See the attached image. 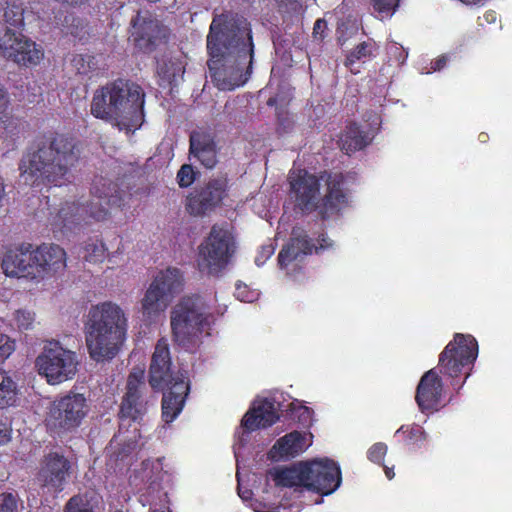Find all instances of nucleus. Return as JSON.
<instances>
[{
    "instance_id": "54",
    "label": "nucleus",
    "mask_w": 512,
    "mask_h": 512,
    "mask_svg": "<svg viewBox=\"0 0 512 512\" xmlns=\"http://www.w3.org/2000/svg\"><path fill=\"white\" fill-rule=\"evenodd\" d=\"M383 469H384V473L388 479L394 478V476H395V467L394 466H392V467L385 466L384 462H383Z\"/></svg>"
},
{
    "instance_id": "20",
    "label": "nucleus",
    "mask_w": 512,
    "mask_h": 512,
    "mask_svg": "<svg viewBox=\"0 0 512 512\" xmlns=\"http://www.w3.org/2000/svg\"><path fill=\"white\" fill-rule=\"evenodd\" d=\"M70 469L71 464L66 457L57 452H51L43 459L39 480L44 487L56 492L62 491Z\"/></svg>"
},
{
    "instance_id": "15",
    "label": "nucleus",
    "mask_w": 512,
    "mask_h": 512,
    "mask_svg": "<svg viewBox=\"0 0 512 512\" xmlns=\"http://www.w3.org/2000/svg\"><path fill=\"white\" fill-rule=\"evenodd\" d=\"M131 26L135 45L144 52H151L169 34L168 28L148 11H139Z\"/></svg>"
},
{
    "instance_id": "5",
    "label": "nucleus",
    "mask_w": 512,
    "mask_h": 512,
    "mask_svg": "<svg viewBox=\"0 0 512 512\" xmlns=\"http://www.w3.org/2000/svg\"><path fill=\"white\" fill-rule=\"evenodd\" d=\"M211 317L201 296L183 297L170 311L173 341L185 350H195L201 343L203 331L210 325Z\"/></svg>"
},
{
    "instance_id": "44",
    "label": "nucleus",
    "mask_w": 512,
    "mask_h": 512,
    "mask_svg": "<svg viewBox=\"0 0 512 512\" xmlns=\"http://www.w3.org/2000/svg\"><path fill=\"white\" fill-rule=\"evenodd\" d=\"M235 295L237 299L242 302L251 303L258 299L259 293L257 291L249 290L246 285H237Z\"/></svg>"
},
{
    "instance_id": "47",
    "label": "nucleus",
    "mask_w": 512,
    "mask_h": 512,
    "mask_svg": "<svg viewBox=\"0 0 512 512\" xmlns=\"http://www.w3.org/2000/svg\"><path fill=\"white\" fill-rule=\"evenodd\" d=\"M276 2L287 12H299L302 9L299 0H276Z\"/></svg>"
},
{
    "instance_id": "23",
    "label": "nucleus",
    "mask_w": 512,
    "mask_h": 512,
    "mask_svg": "<svg viewBox=\"0 0 512 512\" xmlns=\"http://www.w3.org/2000/svg\"><path fill=\"white\" fill-rule=\"evenodd\" d=\"M36 278L61 272L66 267V252L55 244H44L34 249Z\"/></svg>"
},
{
    "instance_id": "21",
    "label": "nucleus",
    "mask_w": 512,
    "mask_h": 512,
    "mask_svg": "<svg viewBox=\"0 0 512 512\" xmlns=\"http://www.w3.org/2000/svg\"><path fill=\"white\" fill-rule=\"evenodd\" d=\"M2 269L9 277L36 278L34 249L30 244L7 251L2 260Z\"/></svg>"
},
{
    "instance_id": "55",
    "label": "nucleus",
    "mask_w": 512,
    "mask_h": 512,
    "mask_svg": "<svg viewBox=\"0 0 512 512\" xmlns=\"http://www.w3.org/2000/svg\"><path fill=\"white\" fill-rule=\"evenodd\" d=\"M484 18L488 22H494L495 19H497V15H496L495 12H487V13L484 14Z\"/></svg>"
},
{
    "instance_id": "35",
    "label": "nucleus",
    "mask_w": 512,
    "mask_h": 512,
    "mask_svg": "<svg viewBox=\"0 0 512 512\" xmlns=\"http://www.w3.org/2000/svg\"><path fill=\"white\" fill-rule=\"evenodd\" d=\"M64 512H95L93 497L88 493L74 495L66 503Z\"/></svg>"
},
{
    "instance_id": "34",
    "label": "nucleus",
    "mask_w": 512,
    "mask_h": 512,
    "mask_svg": "<svg viewBox=\"0 0 512 512\" xmlns=\"http://www.w3.org/2000/svg\"><path fill=\"white\" fill-rule=\"evenodd\" d=\"M338 41L343 45L351 37L349 7L343 3L335 9Z\"/></svg>"
},
{
    "instance_id": "60",
    "label": "nucleus",
    "mask_w": 512,
    "mask_h": 512,
    "mask_svg": "<svg viewBox=\"0 0 512 512\" xmlns=\"http://www.w3.org/2000/svg\"><path fill=\"white\" fill-rule=\"evenodd\" d=\"M281 125H284V129H287V128H289L290 123L289 122H287V123L281 122Z\"/></svg>"
},
{
    "instance_id": "63",
    "label": "nucleus",
    "mask_w": 512,
    "mask_h": 512,
    "mask_svg": "<svg viewBox=\"0 0 512 512\" xmlns=\"http://www.w3.org/2000/svg\"><path fill=\"white\" fill-rule=\"evenodd\" d=\"M77 69H78L79 73H86V70L83 67L82 68L78 67Z\"/></svg>"
},
{
    "instance_id": "24",
    "label": "nucleus",
    "mask_w": 512,
    "mask_h": 512,
    "mask_svg": "<svg viewBox=\"0 0 512 512\" xmlns=\"http://www.w3.org/2000/svg\"><path fill=\"white\" fill-rule=\"evenodd\" d=\"M278 419L279 416L272 401L257 399L244 415L241 424L247 431H255L271 426Z\"/></svg>"
},
{
    "instance_id": "40",
    "label": "nucleus",
    "mask_w": 512,
    "mask_h": 512,
    "mask_svg": "<svg viewBox=\"0 0 512 512\" xmlns=\"http://www.w3.org/2000/svg\"><path fill=\"white\" fill-rule=\"evenodd\" d=\"M14 321L20 330H29L35 321L33 312L26 309H19L15 312Z\"/></svg>"
},
{
    "instance_id": "32",
    "label": "nucleus",
    "mask_w": 512,
    "mask_h": 512,
    "mask_svg": "<svg viewBox=\"0 0 512 512\" xmlns=\"http://www.w3.org/2000/svg\"><path fill=\"white\" fill-rule=\"evenodd\" d=\"M404 444L407 445H420L422 442L426 441L427 434L423 429V426L420 425H402L395 433Z\"/></svg>"
},
{
    "instance_id": "50",
    "label": "nucleus",
    "mask_w": 512,
    "mask_h": 512,
    "mask_svg": "<svg viewBox=\"0 0 512 512\" xmlns=\"http://www.w3.org/2000/svg\"><path fill=\"white\" fill-rule=\"evenodd\" d=\"M447 60V55H439L435 60L432 61L431 68L434 69V71H439V69H442L447 65Z\"/></svg>"
},
{
    "instance_id": "8",
    "label": "nucleus",
    "mask_w": 512,
    "mask_h": 512,
    "mask_svg": "<svg viewBox=\"0 0 512 512\" xmlns=\"http://www.w3.org/2000/svg\"><path fill=\"white\" fill-rule=\"evenodd\" d=\"M76 352L64 348L58 341H49L38 355L35 366L51 385L72 379L78 370Z\"/></svg>"
},
{
    "instance_id": "52",
    "label": "nucleus",
    "mask_w": 512,
    "mask_h": 512,
    "mask_svg": "<svg viewBox=\"0 0 512 512\" xmlns=\"http://www.w3.org/2000/svg\"><path fill=\"white\" fill-rule=\"evenodd\" d=\"M10 439V429L2 424L0 425V443L3 444V443H6L8 442Z\"/></svg>"
},
{
    "instance_id": "26",
    "label": "nucleus",
    "mask_w": 512,
    "mask_h": 512,
    "mask_svg": "<svg viewBox=\"0 0 512 512\" xmlns=\"http://www.w3.org/2000/svg\"><path fill=\"white\" fill-rule=\"evenodd\" d=\"M312 443V435L302 434L293 431L286 434L276 441L269 451V456L273 460L295 457L305 451Z\"/></svg>"
},
{
    "instance_id": "39",
    "label": "nucleus",
    "mask_w": 512,
    "mask_h": 512,
    "mask_svg": "<svg viewBox=\"0 0 512 512\" xmlns=\"http://www.w3.org/2000/svg\"><path fill=\"white\" fill-rule=\"evenodd\" d=\"M115 440H112L110 442L109 449L112 451V457L115 458L116 461L118 460H124L127 456L131 454V452L136 447V441L133 437H128L127 442L122 445V447H119L116 449Z\"/></svg>"
},
{
    "instance_id": "48",
    "label": "nucleus",
    "mask_w": 512,
    "mask_h": 512,
    "mask_svg": "<svg viewBox=\"0 0 512 512\" xmlns=\"http://www.w3.org/2000/svg\"><path fill=\"white\" fill-rule=\"evenodd\" d=\"M327 22L324 19H318L313 27V37L316 40H322L325 37Z\"/></svg>"
},
{
    "instance_id": "9",
    "label": "nucleus",
    "mask_w": 512,
    "mask_h": 512,
    "mask_svg": "<svg viewBox=\"0 0 512 512\" xmlns=\"http://www.w3.org/2000/svg\"><path fill=\"white\" fill-rule=\"evenodd\" d=\"M89 411V399L83 393L69 391L51 403L47 426L57 433L72 432L82 424Z\"/></svg>"
},
{
    "instance_id": "27",
    "label": "nucleus",
    "mask_w": 512,
    "mask_h": 512,
    "mask_svg": "<svg viewBox=\"0 0 512 512\" xmlns=\"http://www.w3.org/2000/svg\"><path fill=\"white\" fill-rule=\"evenodd\" d=\"M313 245L307 239L306 233L300 228H294L292 237L278 255V263L281 268H286L293 261L300 260L303 256L312 253Z\"/></svg>"
},
{
    "instance_id": "33",
    "label": "nucleus",
    "mask_w": 512,
    "mask_h": 512,
    "mask_svg": "<svg viewBox=\"0 0 512 512\" xmlns=\"http://www.w3.org/2000/svg\"><path fill=\"white\" fill-rule=\"evenodd\" d=\"M16 395V383L5 371L0 370V408L13 405Z\"/></svg>"
},
{
    "instance_id": "45",
    "label": "nucleus",
    "mask_w": 512,
    "mask_h": 512,
    "mask_svg": "<svg viewBox=\"0 0 512 512\" xmlns=\"http://www.w3.org/2000/svg\"><path fill=\"white\" fill-rule=\"evenodd\" d=\"M15 349L14 341L9 337L0 334V362L8 358Z\"/></svg>"
},
{
    "instance_id": "19",
    "label": "nucleus",
    "mask_w": 512,
    "mask_h": 512,
    "mask_svg": "<svg viewBox=\"0 0 512 512\" xmlns=\"http://www.w3.org/2000/svg\"><path fill=\"white\" fill-rule=\"evenodd\" d=\"M177 377H186L183 373L173 374L171 357L166 339H160L155 347L149 369V383L155 389L172 385Z\"/></svg>"
},
{
    "instance_id": "58",
    "label": "nucleus",
    "mask_w": 512,
    "mask_h": 512,
    "mask_svg": "<svg viewBox=\"0 0 512 512\" xmlns=\"http://www.w3.org/2000/svg\"><path fill=\"white\" fill-rule=\"evenodd\" d=\"M73 61L76 62V63L82 62L83 61V57L81 55L76 56Z\"/></svg>"
},
{
    "instance_id": "41",
    "label": "nucleus",
    "mask_w": 512,
    "mask_h": 512,
    "mask_svg": "<svg viewBox=\"0 0 512 512\" xmlns=\"http://www.w3.org/2000/svg\"><path fill=\"white\" fill-rule=\"evenodd\" d=\"M195 176L196 172L194 171L192 165L184 164L181 166L177 173V183L182 188L189 187L195 181Z\"/></svg>"
},
{
    "instance_id": "22",
    "label": "nucleus",
    "mask_w": 512,
    "mask_h": 512,
    "mask_svg": "<svg viewBox=\"0 0 512 512\" xmlns=\"http://www.w3.org/2000/svg\"><path fill=\"white\" fill-rule=\"evenodd\" d=\"M218 148L212 132L204 129L193 130L189 137V159L196 160L211 169L218 162Z\"/></svg>"
},
{
    "instance_id": "14",
    "label": "nucleus",
    "mask_w": 512,
    "mask_h": 512,
    "mask_svg": "<svg viewBox=\"0 0 512 512\" xmlns=\"http://www.w3.org/2000/svg\"><path fill=\"white\" fill-rule=\"evenodd\" d=\"M226 196V182L213 179L197 187L186 199L187 212L195 217L208 216L222 203Z\"/></svg>"
},
{
    "instance_id": "6",
    "label": "nucleus",
    "mask_w": 512,
    "mask_h": 512,
    "mask_svg": "<svg viewBox=\"0 0 512 512\" xmlns=\"http://www.w3.org/2000/svg\"><path fill=\"white\" fill-rule=\"evenodd\" d=\"M479 345L474 335L454 334L438 357V370L452 379L451 385L457 389L469 377L470 369L478 357Z\"/></svg>"
},
{
    "instance_id": "10",
    "label": "nucleus",
    "mask_w": 512,
    "mask_h": 512,
    "mask_svg": "<svg viewBox=\"0 0 512 512\" xmlns=\"http://www.w3.org/2000/svg\"><path fill=\"white\" fill-rule=\"evenodd\" d=\"M183 278L176 268L160 271L147 289L142 301V313L148 319L164 312L176 294L180 293Z\"/></svg>"
},
{
    "instance_id": "28",
    "label": "nucleus",
    "mask_w": 512,
    "mask_h": 512,
    "mask_svg": "<svg viewBox=\"0 0 512 512\" xmlns=\"http://www.w3.org/2000/svg\"><path fill=\"white\" fill-rule=\"evenodd\" d=\"M381 126L382 119L377 112H368L365 120L359 124L354 122V151L369 146L378 135Z\"/></svg>"
},
{
    "instance_id": "59",
    "label": "nucleus",
    "mask_w": 512,
    "mask_h": 512,
    "mask_svg": "<svg viewBox=\"0 0 512 512\" xmlns=\"http://www.w3.org/2000/svg\"><path fill=\"white\" fill-rule=\"evenodd\" d=\"M281 125H284V129H287V128H289L290 123L289 122H287V123L281 122Z\"/></svg>"
},
{
    "instance_id": "25",
    "label": "nucleus",
    "mask_w": 512,
    "mask_h": 512,
    "mask_svg": "<svg viewBox=\"0 0 512 512\" xmlns=\"http://www.w3.org/2000/svg\"><path fill=\"white\" fill-rule=\"evenodd\" d=\"M189 392L187 377H177L169 391L164 393L162 399V418L166 423L172 422L181 412Z\"/></svg>"
},
{
    "instance_id": "12",
    "label": "nucleus",
    "mask_w": 512,
    "mask_h": 512,
    "mask_svg": "<svg viewBox=\"0 0 512 512\" xmlns=\"http://www.w3.org/2000/svg\"><path fill=\"white\" fill-rule=\"evenodd\" d=\"M144 371L142 369H134L127 380V391L123 397L119 417V430L121 433L128 432L131 422H137L147 412L148 402L142 397V390L145 384L142 379Z\"/></svg>"
},
{
    "instance_id": "2",
    "label": "nucleus",
    "mask_w": 512,
    "mask_h": 512,
    "mask_svg": "<svg viewBox=\"0 0 512 512\" xmlns=\"http://www.w3.org/2000/svg\"><path fill=\"white\" fill-rule=\"evenodd\" d=\"M126 332L127 318L119 305L107 301L92 306L86 321V345L90 357L97 362L113 359Z\"/></svg>"
},
{
    "instance_id": "16",
    "label": "nucleus",
    "mask_w": 512,
    "mask_h": 512,
    "mask_svg": "<svg viewBox=\"0 0 512 512\" xmlns=\"http://www.w3.org/2000/svg\"><path fill=\"white\" fill-rule=\"evenodd\" d=\"M306 476V489L322 495L333 493L341 483L340 469L329 459L307 461Z\"/></svg>"
},
{
    "instance_id": "43",
    "label": "nucleus",
    "mask_w": 512,
    "mask_h": 512,
    "mask_svg": "<svg viewBox=\"0 0 512 512\" xmlns=\"http://www.w3.org/2000/svg\"><path fill=\"white\" fill-rule=\"evenodd\" d=\"M0 512H18L17 494L12 492L0 494Z\"/></svg>"
},
{
    "instance_id": "61",
    "label": "nucleus",
    "mask_w": 512,
    "mask_h": 512,
    "mask_svg": "<svg viewBox=\"0 0 512 512\" xmlns=\"http://www.w3.org/2000/svg\"><path fill=\"white\" fill-rule=\"evenodd\" d=\"M281 125H284V129H287V128H289L290 123L289 122H287V123L281 122Z\"/></svg>"
},
{
    "instance_id": "38",
    "label": "nucleus",
    "mask_w": 512,
    "mask_h": 512,
    "mask_svg": "<svg viewBox=\"0 0 512 512\" xmlns=\"http://www.w3.org/2000/svg\"><path fill=\"white\" fill-rule=\"evenodd\" d=\"M371 5L380 16H393L396 9L399 8L401 0H369Z\"/></svg>"
},
{
    "instance_id": "37",
    "label": "nucleus",
    "mask_w": 512,
    "mask_h": 512,
    "mask_svg": "<svg viewBox=\"0 0 512 512\" xmlns=\"http://www.w3.org/2000/svg\"><path fill=\"white\" fill-rule=\"evenodd\" d=\"M85 259L90 262H101L105 258L106 247L102 241L95 240L85 246Z\"/></svg>"
},
{
    "instance_id": "1",
    "label": "nucleus",
    "mask_w": 512,
    "mask_h": 512,
    "mask_svg": "<svg viewBox=\"0 0 512 512\" xmlns=\"http://www.w3.org/2000/svg\"><path fill=\"white\" fill-rule=\"evenodd\" d=\"M209 74L220 90H233L245 84L251 73L254 55L252 30L239 15L214 17L207 36Z\"/></svg>"
},
{
    "instance_id": "46",
    "label": "nucleus",
    "mask_w": 512,
    "mask_h": 512,
    "mask_svg": "<svg viewBox=\"0 0 512 512\" xmlns=\"http://www.w3.org/2000/svg\"><path fill=\"white\" fill-rule=\"evenodd\" d=\"M17 128V122L14 119H10L5 116V119L0 121V132L6 134V136L13 135Z\"/></svg>"
},
{
    "instance_id": "17",
    "label": "nucleus",
    "mask_w": 512,
    "mask_h": 512,
    "mask_svg": "<svg viewBox=\"0 0 512 512\" xmlns=\"http://www.w3.org/2000/svg\"><path fill=\"white\" fill-rule=\"evenodd\" d=\"M444 383L437 368H432L422 374L416 387L415 401L422 413H435L444 406Z\"/></svg>"
},
{
    "instance_id": "36",
    "label": "nucleus",
    "mask_w": 512,
    "mask_h": 512,
    "mask_svg": "<svg viewBox=\"0 0 512 512\" xmlns=\"http://www.w3.org/2000/svg\"><path fill=\"white\" fill-rule=\"evenodd\" d=\"M378 51L379 46L377 45V42L374 41V39H365V41L359 42L354 47V60H372V58H375L377 55Z\"/></svg>"
},
{
    "instance_id": "11",
    "label": "nucleus",
    "mask_w": 512,
    "mask_h": 512,
    "mask_svg": "<svg viewBox=\"0 0 512 512\" xmlns=\"http://www.w3.org/2000/svg\"><path fill=\"white\" fill-rule=\"evenodd\" d=\"M234 249V237L228 226L214 225L206 241L199 247V269L209 274L219 273Z\"/></svg>"
},
{
    "instance_id": "4",
    "label": "nucleus",
    "mask_w": 512,
    "mask_h": 512,
    "mask_svg": "<svg viewBox=\"0 0 512 512\" xmlns=\"http://www.w3.org/2000/svg\"><path fill=\"white\" fill-rule=\"evenodd\" d=\"M78 159L79 149L74 140L58 136L49 145L40 147L24 159L20 169L23 175L42 177L55 185H61L68 179Z\"/></svg>"
},
{
    "instance_id": "57",
    "label": "nucleus",
    "mask_w": 512,
    "mask_h": 512,
    "mask_svg": "<svg viewBox=\"0 0 512 512\" xmlns=\"http://www.w3.org/2000/svg\"><path fill=\"white\" fill-rule=\"evenodd\" d=\"M397 50H398V47H397ZM399 52H400L399 60H401L403 63V61H405V59L407 58V54L402 49H399Z\"/></svg>"
},
{
    "instance_id": "51",
    "label": "nucleus",
    "mask_w": 512,
    "mask_h": 512,
    "mask_svg": "<svg viewBox=\"0 0 512 512\" xmlns=\"http://www.w3.org/2000/svg\"><path fill=\"white\" fill-rule=\"evenodd\" d=\"M8 95L0 85V113L4 112L8 106Z\"/></svg>"
},
{
    "instance_id": "13",
    "label": "nucleus",
    "mask_w": 512,
    "mask_h": 512,
    "mask_svg": "<svg viewBox=\"0 0 512 512\" xmlns=\"http://www.w3.org/2000/svg\"><path fill=\"white\" fill-rule=\"evenodd\" d=\"M0 50L6 59L25 67L38 64L44 56L34 41L11 29L0 39Z\"/></svg>"
},
{
    "instance_id": "30",
    "label": "nucleus",
    "mask_w": 512,
    "mask_h": 512,
    "mask_svg": "<svg viewBox=\"0 0 512 512\" xmlns=\"http://www.w3.org/2000/svg\"><path fill=\"white\" fill-rule=\"evenodd\" d=\"M112 91L110 90V84L97 90L93 96L91 103V113L99 119L111 122L116 126V110L114 108V100L111 97Z\"/></svg>"
},
{
    "instance_id": "29",
    "label": "nucleus",
    "mask_w": 512,
    "mask_h": 512,
    "mask_svg": "<svg viewBox=\"0 0 512 512\" xmlns=\"http://www.w3.org/2000/svg\"><path fill=\"white\" fill-rule=\"evenodd\" d=\"M277 486L306 488V462H300L290 467L276 468L270 472Z\"/></svg>"
},
{
    "instance_id": "64",
    "label": "nucleus",
    "mask_w": 512,
    "mask_h": 512,
    "mask_svg": "<svg viewBox=\"0 0 512 512\" xmlns=\"http://www.w3.org/2000/svg\"><path fill=\"white\" fill-rule=\"evenodd\" d=\"M152 512H170V510H168V509L166 511L165 510H162V511L154 510Z\"/></svg>"
},
{
    "instance_id": "7",
    "label": "nucleus",
    "mask_w": 512,
    "mask_h": 512,
    "mask_svg": "<svg viewBox=\"0 0 512 512\" xmlns=\"http://www.w3.org/2000/svg\"><path fill=\"white\" fill-rule=\"evenodd\" d=\"M114 108L116 107V126L119 130L130 132L141 126L143 120L144 92L133 82L117 80L110 84Z\"/></svg>"
},
{
    "instance_id": "49",
    "label": "nucleus",
    "mask_w": 512,
    "mask_h": 512,
    "mask_svg": "<svg viewBox=\"0 0 512 512\" xmlns=\"http://www.w3.org/2000/svg\"><path fill=\"white\" fill-rule=\"evenodd\" d=\"M274 250H275V248L271 244L263 246L261 249L260 255L257 256L255 259L256 264L258 266L262 265L266 261V259H268L269 257H271L273 255Z\"/></svg>"
},
{
    "instance_id": "62",
    "label": "nucleus",
    "mask_w": 512,
    "mask_h": 512,
    "mask_svg": "<svg viewBox=\"0 0 512 512\" xmlns=\"http://www.w3.org/2000/svg\"><path fill=\"white\" fill-rule=\"evenodd\" d=\"M275 100L273 98H270L267 102L268 105H273Z\"/></svg>"
},
{
    "instance_id": "31",
    "label": "nucleus",
    "mask_w": 512,
    "mask_h": 512,
    "mask_svg": "<svg viewBox=\"0 0 512 512\" xmlns=\"http://www.w3.org/2000/svg\"><path fill=\"white\" fill-rule=\"evenodd\" d=\"M91 194L93 199L98 200L97 203H94V207L102 205L107 210L108 206H120L122 202L117 185L102 177L94 181Z\"/></svg>"
},
{
    "instance_id": "53",
    "label": "nucleus",
    "mask_w": 512,
    "mask_h": 512,
    "mask_svg": "<svg viewBox=\"0 0 512 512\" xmlns=\"http://www.w3.org/2000/svg\"><path fill=\"white\" fill-rule=\"evenodd\" d=\"M300 410H301L300 418L302 421H307L308 419H310L312 412L310 411V409L308 407L303 406L300 408Z\"/></svg>"
},
{
    "instance_id": "3",
    "label": "nucleus",
    "mask_w": 512,
    "mask_h": 512,
    "mask_svg": "<svg viewBox=\"0 0 512 512\" xmlns=\"http://www.w3.org/2000/svg\"><path fill=\"white\" fill-rule=\"evenodd\" d=\"M326 184V194L320 198V184L315 175L299 171L296 176H290L291 190L295 194L296 205L304 212L317 211L322 219L337 215L346 205L343 175L340 173L328 175Z\"/></svg>"
},
{
    "instance_id": "18",
    "label": "nucleus",
    "mask_w": 512,
    "mask_h": 512,
    "mask_svg": "<svg viewBox=\"0 0 512 512\" xmlns=\"http://www.w3.org/2000/svg\"><path fill=\"white\" fill-rule=\"evenodd\" d=\"M107 215L106 209L94 207L93 200L88 201H67L62 204L58 212L59 225L68 230H73L77 226L87 223L90 218L103 220Z\"/></svg>"
},
{
    "instance_id": "56",
    "label": "nucleus",
    "mask_w": 512,
    "mask_h": 512,
    "mask_svg": "<svg viewBox=\"0 0 512 512\" xmlns=\"http://www.w3.org/2000/svg\"><path fill=\"white\" fill-rule=\"evenodd\" d=\"M465 4H484L486 0H459Z\"/></svg>"
},
{
    "instance_id": "42",
    "label": "nucleus",
    "mask_w": 512,
    "mask_h": 512,
    "mask_svg": "<svg viewBox=\"0 0 512 512\" xmlns=\"http://www.w3.org/2000/svg\"><path fill=\"white\" fill-rule=\"evenodd\" d=\"M388 453V447L385 443H374L367 451V457L371 462L383 465L384 458Z\"/></svg>"
}]
</instances>
